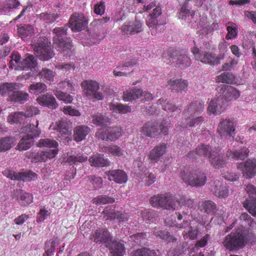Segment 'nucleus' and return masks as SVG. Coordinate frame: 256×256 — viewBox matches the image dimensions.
Masks as SVG:
<instances>
[{
  "label": "nucleus",
  "mask_w": 256,
  "mask_h": 256,
  "mask_svg": "<svg viewBox=\"0 0 256 256\" xmlns=\"http://www.w3.org/2000/svg\"><path fill=\"white\" fill-rule=\"evenodd\" d=\"M217 90L218 96L210 102L207 108L210 114L223 112L229 101L236 100L240 96V92L230 86L222 84Z\"/></svg>",
  "instance_id": "nucleus-1"
},
{
  "label": "nucleus",
  "mask_w": 256,
  "mask_h": 256,
  "mask_svg": "<svg viewBox=\"0 0 256 256\" xmlns=\"http://www.w3.org/2000/svg\"><path fill=\"white\" fill-rule=\"evenodd\" d=\"M252 236V234L248 229L238 227L225 237L222 244L230 251L239 250L246 246Z\"/></svg>",
  "instance_id": "nucleus-2"
},
{
  "label": "nucleus",
  "mask_w": 256,
  "mask_h": 256,
  "mask_svg": "<svg viewBox=\"0 0 256 256\" xmlns=\"http://www.w3.org/2000/svg\"><path fill=\"white\" fill-rule=\"evenodd\" d=\"M189 158H197L198 157L208 158L212 166L216 168H222L226 164L223 156L217 149L212 150L210 145L202 144L198 145L194 152H190L188 154Z\"/></svg>",
  "instance_id": "nucleus-3"
},
{
  "label": "nucleus",
  "mask_w": 256,
  "mask_h": 256,
  "mask_svg": "<svg viewBox=\"0 0 256 256\" xmlns=\"http://www.w3.org/2000/svg\"><path fill=\"white\" fill-rule=\"evenodd\" d=\"M38 121L36 122V125L30 124L22 128L21 132L26 133L17 145L20 150H26L30 148L34 144V138L38 137L41 132L38 128Z\"/></svg>",
  "instance_id": "nucleus-4"
},
{
  "label": "nucleus",
  "mask_w": 256,
  "mask_h": 256,
  "mask_svg": "<svg viewBox=\"0 0 256 256\" xmlns=\"http://www.w3.org/2000/svg\"><path fill=\"white\" fill-rule=\"evenodd\" d=\"M19 84L6 82L0 85V94L8 96V100L14 102L24 103L29 98L27 92L18 90Z\"/></svg>",
  "instance_id": "nucleus-5"
},
{
  "label": "nucleus",
  "mask_w": 256,
  "mask_h": 256,
  "mask_svg": "<svg viewBox=\"0 0 256 256\" xmlns=\"http://www.w3.org/2000/svg\"><path fill=\"white\" fill-rule=\"evenodd\" d=\"M170 123L162 122L160 124L150 120L146 122L142 127L141 132L146 136L152 138H156L161 134L164 136L168 135Z\"/></svg>",
  "instance_id": "nucleus-6"
},
{
  "label": "nucleus",
  "mask_w": 256,
  "mask_h": 256,
  "mask_svg": "<svg viewBox=\"0 0 256 256\" xmlns=\"http://www.w3.org/2000/svg\"><path fill=\"white\" fill-rule=\"evenodd\" d=\"M180 176L186 184L192 186H202L207 180L205 172L200 168L192 169L190 171L184 170L180 172Z\"/></svg>",
  "instance_id": "nucleus-7"
},
{
  "label": "nucleus",
  "mask_w": 256,
  "mask_h": 256,
  "mask_svg": "<svg viewBox=\"0 0 256 256\" xmlns=\"http://www.w3.org/2000/svg\"><path fill=\"white\" fill-rule=\"evenodd\" d=\"M10 68L19 70H32L38 64L36 60L32 54L28 55L25 58L21 60L20 55L18 53H13L10 56Z\"/></svg>",
  "instance_id": "nucleus-8"
},
{
  "label": "nucleus",
  "mask_w": 256,
  "mask_h": 256,
  "mask_svg": "<svg viewBox=\"0 0 256 256\" xmlns=\"http://www.w3.org/2000/svg\"><path fill=\"white\" fill-rule=\"evenodd\" d=\"M192 49L191 51L194 56V59L196 60L200 61L205 64L214 66L218 64L220 61L224 58V54H220L216 56L211 52L206 51H200V49L195 46Z\"/></svg>",
  "instance_id": "nucleus-9"
},
{
  "label": "nucleus",
  "mask_w": 256,
  "mask_h": 256,
  "mask_svg": "<svg viewBox=\"0 0 256 256\" xmlns=\"http://www.w3.org/2000/svg\"><path fill=\"white\" fill-rule=\"evenodd\" d=\"M123 131L120 126H108L100 128L96 133L98 139L115 141L122 135Z\"/></svg>",
  "instance_id": "nucleus-10"
},
{
  "label": "nucleus",
  "mask_w": 256,
  "mask_h": 256,
  "mask_svg": "<svg viewBox=\"0 0 256 256\" xmlns=\"http://www.w3.org/2000/svg\"><path fill=\"white\" fill-rule=\"evenodd\" d=\"M58 150L56 149L49 150L46 151L36 152L32 150L26 152L24 155L26 157L31 160L32 162H46L48 159L54 158L58 154Z\"/></svg>",
  "instance_id": "nucleus-11"
},
{
  "label": "nucleus",
  "mask_w": 256,
  "mask_h": 256,
  "mask_svg": "<svg viewBox=\"0 0 256 256\" xmlns=\"http://www.w3.org/2000/svg\"><path fill=\"white\" fill-rule=\"evenodd\" d=\"M50 44L48 39L40 38L38 40V44L34 48V51L40 59L48 60L54 56Z\"/></svg>",
  "instance_id": "nucleus-12"
},
{
  "label": "nucleus",
  "mask_w": 256,
  "mask_h": 256,
  "mask_svg": "<svg viewBox=\"0 0 256 256\" xmlns=\"http://www.w3.org/2000/svg\"><path fill=\"white\" fill-rule=\"evenodd\" d=\"M81 86L86 96H93L97 100H102L104 98L102 93L98 92L99 84L96 81L85 80L81 83Z\"/></svg>",
  "instance_id": "nucleus-13"
},
{
  "label": "nucleus",
  "mask_w": 256,
  "mask_h": 256,
  "mask_svg": "<svg viewBox=\"0 0 256 256\" xmlns=\"http://www.w3.org/2000/svg\"><path fill=\"white\" fill-rule=\"evenodd\" d=\"M237 168L242 172L246 178H252L256 175V159H248L237 164Z\"/></svg>",
  "instance_id": "nucleus-14"
},
{
  "label": "nucleus",
  "mask_w": 256,
  "mask_h": 256,
  "mask_svg": "<svg viewBox=\"0 0 256 256\" xmlns=\"http://www.w3.org/2000/svg\"><path fill=\"white\" fill-rule=\"evenodd\" d=\"M6 176L12 180L23 182H30L37 178L38 175L32 170L24 172H16L10 170L6 172Z\"/></svg>",
  "instance_id": "nucleus-15"
},
{
  "label": "nucleus",
  "mask_w": 256,
  "mask_h": 256,
  "mask_svg": "<svg viewBox=\"0 0 256 256\" xmlns=\"http://www.w3.org/2000/svg\"><path fill=\"white\" fill-rule=\"evenodd\" d=\"M90 239L97 244H104L105 246L112 239V236L106 228H98L94 231L90 236Z\"/></svg>",
  "instance_id": "nucleus-16"
},
{
  "label": "nucleus",
  "mask_w": 256,
  "mask_h": 256,
  "mask_svg": "<svg viewBox=\"0 0 256 256\" xmlns=\"http://www.w3.org/2000/svg\"><path fill=\"white\" fill-rule=\"evenodd\" d=\"M68 24L73 32H79L84 28L88 22L83 14L74 13L71 16Z\"/></svg>",
  "instance_id": "nucleus-17"
},
{
  "label": "nucleus",
  "mask_w": 256,
  "mask_h": 256,
  "mask_svg": "<svg viewBox=\"0 0 256 256\" xmlns=\"http://www.w3.org/2000/svg\"><path fill=\"white\" fill-rule=\"evenodd\" d=\"M235 130L234 122L230 119H222L217 128V132L220 136L233 137L235 134Z\"/></svg>",
  "instance_id": "nucleus-18"
},
{
  "label": "nucleus",
  "mask_w": 256,
  "mask_h": 256,
  "mask_svg": "<svg viewBox=\"0 0 256 256\" xmlns=\"http://www.w3.org/2000/svg\"><path fill=\"white\" fill-rule=\"evenodd\" d=\"M104 217L106 220H116L119 222H126L128 220L130 216L124 212L110 210L108 206L106 207L102 212Z\"/></svg>",
  "instance_id": "nucleus-19"
},
{
  "label": "nucleus",
  "mask_w": 256,
  "mask_h": 256,
  "mask_svg": "<svg viewBox=\"0 0 256 256\" xmlns=\"http://www.w3.org/2000/svg\"><path fill=\"white\" fill-rule=\"evenodd\" d=\"M168 144L165 142H160L154 146L148 155V158L150 162H157L162 156L166 153Z\"/></svg>",
  "instance_id": "nucleus-20"
},
{
  "label": "nucleus",
  "mask_w": 256,
  "mask_h": 256,
  "mask_svg": "<svg viewBox=\"0 0 256 256\" xmlns=\"http://www.w3.org/2000/svg\"><path fill=\"white\" fill-rule=\"evenodd\" d=\"M12 198L18 200V204L23 207L26 206L33 201V196L22 190L16 189L14 190Z\"/></svg>",
  "instance_id": "nucleus-21"
},
{
  "label": "nucleus",
  "mask_w": 256,
  "mask_h": 256,
  "mask_svg": "<svg viewBox=\"0 0 256 256\" xmlns=\"http://www.w3.org/2000/svg\"><path fill=\"white\" fill-rule=\"evenodd\" d=\"M175 65L181 68H186L192 64V61L187 54L182 52L176 51L170 56Z\"/></svg>",
  "instance_id": "nucleus-22"
},
{
  "label": "nucleus",
  "mask_w": 256,
  "mask_h": 256,
  "mask_svg": "<svg viewBox=\"0 0 256 256\" xmlns=\"http://www.w3.org/2000/svg\"><path fill=\"white\" fill-rule=\"evenodd\" d=\"M167 84L171 91L176 93H182L187 90L188 86V81L182 78L171 79L168 82Z\"/></svg>",
  "instance_id": "nucleus-23"
},
{
  "label": "nucleus",
  "mask_w": 256,
  "mask_h": 256,
  "mask_svg": "<svg viewBox=\"0 0 256 256\" xmlns=\"http://www.w3.org/2000/svg\"><path fill=\"white\" fill-rule=\"evenodd\" d=\"M107 248L113 256H123L126 253V248L124 244L120 240H112L110 241Z\"/></svg>",
  "instance_id": "nucleus-24"
},
{
  "label": "nucleus",
  "mask_w": 256,
  "mask_h": 256,
  "mask_svg": "<svg viewBox=\"0 0 256 256\" xmlns=\"http://www.w3.org/2000/svg\"><path fill=\"white\" fill-rule=\"evenodd\" d=\"M142 30V23L136 20L135 23L131 22H126L121 28V31L123 34L127 36L140 32Z\"/></svg>",
  "instance_id": "nucleus-25"
},
{
  "label": "nucleus",
  "mask_w": 256,
  "mask_h": 256,
  "mask_svg": "<svg viewBox=\"0 0 256 256\" xmlns=\"http://www.w3.org/2000/svg\"><path fill=\"white\" fill-rule=\"evenodd\" d=\"M204 109V102L202 100H194L192 101L184 110V112L187 115H198L201 114Z\"/></svg>",
  "instance_id": "nucleus-26"
},
{
  "label": "nucleus",
  "mask_w": 256,
  "mask_h": 256,
  "mask_svg": "<svg viewBox=\"0 0 256 256\" xmlns=\"http://www.w3.org/2000/svg\"><path fill=\"white\" fill-rule=\"evenodd\" d=\"M110 180H113L118 184H124L128 180V176L122 170H115L106 172Z\"/></svg>",
  "instance_id": "nucleus-27"
},
{
  "label": "nucleus",
  "mask_w": 256,
  "mask_h": 256,
  "mask_svg": "<svg viewBox=\"0 0 256 256\" xmlns=\"http://www.w3.org/2000/svg\"><path fill=\"white\" fill-rule=\"evenodd\" d=\"M53 129L59 132L60 136H63L66 138H68L71 134L72 128L70 124L64 120L56 122Z\"/></svg>",
  "instance_id": "nucleus-28"
},
{
  "label": "nucleus",
  "mask_w": 256,
  "mask_h": 256,
  "mask_svg": "<svg viewBox=\"0 0 256 256\" xmlns=\"http://www.w3.org/2000/svg\"><path fill=\"white\" fill-rule=\"evenodd\" d=\"M109 110L114 114H126L131 112L130 106L120 103L112 102L108 104Z\"/></svg>",
  "instance_id": "nucleus-29"
},
{
  "label": "nucleus",
  "mask_w": 256,
  "mask_h": 256,
  "mask_svg": "<svg viewBox=\"0 0 256 256\" xmlns=\"http://www.w3.org/2000/svg\"><path fill=\"white\" fill-rule=\"evenodd\" d=\"M90 128L86 126H78L74 130V139L77 142L84 140L86 136L90 133Z\"/></svg>",
  "instance_id": "nucleus-30"
},
{
  "label": "nucleus",
  "mask_w": 256,
  "mask_h": 256,
  "mask_svg": "<svg viewBox=\"0 0 256 256\" xmlns=\"http://www.w3.org/2000/svg\"><path fill=\"white\" fill-rule=\"evenodd\" d=\"M53 44L56 48L64 52L72 48V41L70 38L60 40L58 37H54Z\"/></svg>",
  "instance_id": "nucleus-31"
},
{
  "label": "nucleus",
  "mask_w": 256,
  "mask_h": 256,
  "mask_svg": "<svg viewBox=\"0 0 256 256\" xmlns=\"http://www.w3.org/2000/svg\"><path fill=\"white\" fill-rule=\"evenodd\" d=\"M18 34L22 40L30 38L34 34V26L30 24H20L18 26Z\"/></svg>",
  "instance_id": "nucleus-32"
},
{
  "label": "nucleus",
  "mask_w": 256,
  "mask_h": 256,
  "mask_svg": "<svg viewBox=\"0 0 256 256\" xmlns=\"http://www.w3.org/2000/svg\"><path fill=\"white\" fill-rule=\"evenodd\" d=\"M37 101L40 105L52 109L56 108L58 106L56 98L50 95L44 94L40 96L37 98Z\"/></svg>",
  "instance_id": "nucleus-33"
},
{
  "label": "nucleus",
  "mask_w": 256,
  "mask_h": 256,
  "mask_svg": "<svg viewBox=\"0 0 256 256\" xmlns=\"http://www.w3.org/2000/svg\"><path fill=\"white\" fill-rule=\"evenodd\" d=\"M249 150L247 148L241 149L240 151L228 150L226 152V156L232 160H242L248 157Z\"/></svg>",
  "instance_id": "nucleus-34"
},
{
  "label": "nucleus",
  "mask_w": 256,
  "mask_h": 256,
  "mask_svg": "<svg viewBox=\"0 0 256 256\" xmlns=\"http://www.w3.org/2000/svg\"><path fill=\"white\" fill-rule=\"evenodd\" d=\"M158 17L149 14L146 20V24L150 28H154L156 30H158L159 27L162 26V28H160V32H162L164 29V25L166 24L167 21L166 18H165L159 23L158 20Z\"/></svg>",
  "instance_id": "nucleus-35"
},
{
  "label": "nucleus",
  "mask_w": 256,
  "mask_h": 256,
  "mask_svg": "<svg viewBox=\"0 0 256 256\" xmlns=\"http://www.w3.org/2000/svg\"><path fill=\"white\" fill-rule=\"evenodd\" d=\"M88 161L91 166L96 167L105 166L108 163V159L105 158L103 154L98 153L90 156Z\"/></svg>",
  "instance_id": "nucleus-36"
},
{
  "label": "nucleus",
  "mask_w": 256,
  "mask_h": 256,
  "mask_svg": "<svg viewBox=\"0 0 256 256\" xmlns=\"http://www.w3.org/2000/svg\"><path fill=\"white\" fill-rule=\"evenodd\" d=\"M102 151L108 154H112L114 156L120 157L124 156V151L116 144H110L102 148Z\"/></svg>",
  "instance_id": "nucleus-37"
},
{
  "label": "nucleus",
  "mask_w": 256,
  "mask_h": 256,
  "mask_svg": "<svg viewBox=\"0 0 256 256\" xmlns=\"http://www.w3.org/2000/svg\"><path fill=\"white\" fill-rule=\"evenodd\" d=\"M214 186L212 192L214 194L219 198L226 197L228 194V190L227 186L222 185L220 181H215Z\"/></svg>",
  "instance_id": "nucleus-38"
},
{
  "label": "nucleus",
  "mask_w": 256,
  "mask_h": 256,
  "mask_svg": "<svg viewBox=\"0 0 256 256\" xmlns=\"http://www.w3.org/2000/svg\"><path fill=\"white\" fill-rule=\"evenodd\" d=\"M142 96V90L141 89L134 88L124 92L123 100L125 102L132 101L140 98Z\"/></svg>",
  "instance_id": "nucleus-39"
},
{
  "label": "nucleus",
  "mask_w": 256,
  "mask_h": 256,
  "mask_svg": "<svg viewBox=\"0 0 256 256\" xmlns=\"http://www.w3.org/2000/svg\"><path fill=\"white\" fill-rule=\"evenodd\" d=\"M59 244L60 239L58 238H54L46 241L44 244L45 252L43 256H52L56 247Z\"/></svg>",
  "instance_id": "nucleus-40"
},
{
  "label": "nucleus",
  "mask_w": 256,
  "mask_h": 256,
  "mask_svg": "<svg viewBox=\"0 0 256 256\" xmlns=\"http://www.w3.org/2000/svg\"><path fill=\"white\" fill-rule=\"evenodd\" d=\"M164 210H174L177 206V197L170 192L165 193Z\"/></svg>",
  "instance_id": "nucleus-41"
},
{
  "label": "nucleus",
  "mask_w": 256,
  "mask_h": 256,
  "mask_svg": "<svg viewBox=\"0 0 256 256\" xmlns=\"http://www.w3.org/2000/svg\"><path fill=\"white\" fill-rule=\"evenodd\" d=\"M16 139L14 137L6 136L0 138V152L10 150L15 144Z\"/></svg>",
  "instance_id": "nucleus-42"
},
{
  "label": "nucleus",
  "mask_w": 256,
  "mask_h": 256,
  "mask_svg": "<svg viewBox=\"0 0 256 256\" xmlns=\"http://www.w3.org/2000/svg\"><path fill=\"white\" fill-rule=\"evenodd\" d=\"M165 193L158 194L152 196L150 200V204L156 208H162L164 210Z\"/></svg>",
  "instance_id": "nucleus-43"
},
{
  "label": "nucleus",
  "mask_w": 256,
  "mask_h": 256,
  "mask_svg": "<svg viewBox=\"0 0 256 256\" xmlns=\"http://www.w3.org/2000/svg\"><path fill=\"white\" fill-rule=\"evenodd\" d=\"M216 209V204L212 200H204L202 202L200 211L210 215H214Z\"/></svg>",
  "instance_id": "nucleus-44"
},
{
  "label": "nucleus",
  "mask_w": 256,
  "mask_h": 256,
  "mask_svg": "<svg viewBox=\"0 0 256 256\" xmlns=\"http://www.w3.org/2000/svg\"><path fill=\"white\" fill-rule=\"evenodd\" d=\"M25 117L24 114L23 112H14L8 115L7 120L10 124H21Z\"/></svg>",
  "instance_id": "nucleus-45"
},
{
  "label": "nucleus",
  "mask_w": 256,
  "mask_h": 256,
  "mask_svg": "<svg viewBox=\"0 0 256 256\" xmlns=\"http://www.w3.org/2000/svg\"><path fill=\"white\" fill-rule=\"evenodd\" d=\"M158 103L162 105V108L168 112H173L176 111H179L180 108L176 105L172 104L170 102L163 98H160Z\"/></svg>",
  "instance_id": "nucleus-46"
},
{
  "label": "nucleus",
  "mask_w": 256,
  "mask_h": 256,
  "mask_svg": "<svg viewBox=\"0 0 256 256\" xmlns=\"http://www.w3.org/2000/svg\"><path fill=\"white\" fill-rule=\"evenodd\" d=\"M74 84L72 80L66 78L58 84V88L59 89L63 90L72 94L74 92Z\"/></svg>",
  "instance_id": "nucleus-47"
},
{
  "label": "nucleus",
  "mask_w": 256,
  "mask_h": 256,
  "mask_svg": "<svg viewBox=\"0 0 256 256\" xmlns=\"http://www.w3.org/2000/svg\"><path fill=\"white\" fill-rule=\"evenodd\" d=\"M60 17V15L53 12H44L38 15V18L46 23H52Z\"/></svg>",
  "instance_id": "nucleus-48"
},
{
  "label": "nucleus",
  "mask_w": 256,
  "mask_h": 256,
  "mask_svg": "<svg viewBox=\"0 0 256 256\" xmlns=\"http://www.w3.org/2000/svg\"><path fill=\"white\" fill-rule=\"evenodd\" d=\"M154 234L156 236H159L162 239L165 240L168 242H172L176 240V238L175 237L170 235L168 232L166 230H158L154 228Z\"/></svg>",
  "instance_id": "nucleus-49"
},
{
  "label": "nucleus",
  "mask_w": 256,
  "mask_h": 256,
  "mask_svg": "<svg viewBox=\"0 0 256 256\" xmlns=\"http://www.w3.org/2000/svg\"><path fill=\"white\" fill-rule=\"evenodd\" d=\"M28 88L30 93L36 95L46 90L47 86L44 84L39 82L30 84Z\"/></svg>",
  "instance_id": "nucleus-50"
},
{
  "label": "nucleus",
  "mask_w": 256,
  "mask_h": 256,
  "mask_svg": "<svg viewBox=\"0 0 256 256\" xmlns=\"http://www.w3.org/2000/svg\"><path fill=\"white\" fill-rule=\"evenodd\" d=\"M115 202L113 198L108 196L106 195H101L94 198L92 202L96 205L106 204H112Z\"/></svg>",
  "instance_id": "nucleus-51"
},
{
  "label": "nucleus",
  "mask_w": 256,
  "mask_h": 256,
  "mask_svg": "<svg viewBox=\"0 0 256 256\" xmlns=\"http://www.w3.org/2000/svg\"><path fill=\"white\" fill-rule=\"evenodd\" d=\"M54 76L55 72L48 68H43L38 74L40 78L46 82L52 81Z\"/></svg>",
  "instance_id": "nucleus-52"
},
{
  "label": "nucleus",
  "mask_w": 256,
  "mask_h": 256,
  "mask_svg": "<svg viewBox=\"0 0 256 256\" xmlns=\"http://www.w3.org/2000/svg\"><path fill=\"white\" fill-rule=\"evenodd\" d=\"M37 146L40 148H56L58 146V143L54 140L48 138L40 139L39 140Z\"/></svg>",
  "instance_id": "nucleus-53"
},
{
  "label": "nucleus",
  "mask_w": 256,
  "mask_h": 256,
  "mask_svg": "<svg viewBox=\"0 0 256 256\" xmlns=\"http://www.w3.org/2000/svg\"><path fill=\"white\" fill-rule=\"evenodd\" d=\"M228 24H230V26L228 25L226 26L228 34L226 36V38L231 40L236 38L238 34V28L236 24L233 22H229Z\"/></svg>",
  "instance_id": "nucleus-54"
},
{
  "label": "nucleus",
  "mask_w": 256,
  "mask_h": 256,
  "mask_svg": "<svg viewBox=\"0 0 256 256\" xmlns=\"http://www.w3.org/2000/svg\"><path fill=\"white\" fill-rule=\"evenodd\" d=\"M243 206L252 215L256 217V199L246 200Z\"/></svg>",
  "instance_id": "nucleus-55"
},
{
  "label": "nucleus",
  "mask_w": 256,
  "mask_h": 256,
  "mask_svg": "<svg viewBox=\"0 0 256 256\" xmlns=\"http://www.w3.org/2000/svg\"><path fill=\"white\" fill-rule=\"evenodd\" d=\"M92 122L98 126H104L109 122V119L104 115L98 114L93 116Z\"/></svg>",
  "instance_id": "nucleus-56"
},
{
  "label": "nucleus",
  "mask_w": 256,
  "mask_h": 256,
  "mask_svg": "<svg viewBox=\"0 0 256 256\" xmlns=\"http://www.w3.org/2000/svg\"><path fill=\"white\" fill-rule=\"evenodd\" d=\"M216 81L219 82L232 84L234 82V78L230 74L223 73L218 76Z\"/></svg>",
  "instance_id": "nucleus-57"
},
{
  "label": "nucleus",
  "mask_w": 256,
  "mask_h": 256,
  "mask_svg": "<svg viewBox=\"0 0 256 256\" xmlns=\"http://www.w3.org/2000/svg\"><path fill=\"white\" fill-rule=\"evenodd\" d=\"M88 159L86 156L82 154H78L76 156H71L68 158L66 162L70 164H75L78 162H82Z\"/></svg>",
  "instance_id": "nucleus-58"
},
{
  "label": "nucleus",
  "mask_w": 256,
  "mask_h": 256,
  "mask_svg": "<svg viewBox=\"0 0 256 256\" xmlns=\"http://www.w3.org/2000/svg\"><path fill=\"white\" fill-rule=\"evenodd\" d=\"M194 202L192 200L184 196H180L177 198V204L178 206H186L192 208L193 206Z\"/></svg>",
  "instance_id": "nucleus-59"
},
{
  "label": "nucleus",
  "mask_w": 256,
  "mask_h": 256,
  "mask_svg": "<svg viewBox=\"0 0 256 256\" xmlns=\"http://www.w3.org/2000/svg\"><path fill=\"white\" fill-rule=\"evenodd\" d=\"M54 94L58 99L67 104L71 103L73 100V98L71 96L61 90H56Z\"/></svg>",
  "instance_id": "nucleus-60"
},
{
  "label": "nucleus",
  "mask_w": 256,
  "mask_h": 256,
  "mask_svg": "<svg viewBox=\"0 0 256 256\" xmlns=\"http://www.w3.org/2000/svg\"><path fill=\"white\" fill-rule=\"evenodd\" d=\"M204 121V117L202 116H197L196 118H192V119L187 118L186 120V124L184 126H182V129L186 128L188 125L190 126H196L198 125Z\"/></svg>",
  "instance_id": "nucleus-61"
},
{
  "label": "nucleus",
  "mask_w": 256,
  "mask_h": 256,
  "mask_svg": "<svg viewBox=\"0 0 256 256\" xmlns=\"http://www.w3.org/2000/svg\"><path fill=\"white\" fill-rule=\"evenodd\" d=\"M137 63V60L134 59H126L124 64L118 66L116 67V69L120 70V71H124L126 70V68L130 66H132Z\"/></svg>",
  "instance_id": "nucleus-62"
},
{
  "label": "nucleus",
  "mask_w": 256,
  "mask_h": 256,
  "mask_svg": "<svg viewBox=\"0 0 256 256\" xmlns=\"http://www.w3.org/2000/svg\"><path fill=\"white\" fill-rule=\"evenodd\" d=\"M105 3L104 1L101 0L99 3L95 4L94 7V12L96 14L102 15L105 11Z\"/></svg>",
  "instance_id": "nucleus-63"
},
{
  "label": "nucleus",
  "mask_w": 256,
  "mask_h": 256,
  "mask_svg": "<svg viewBox=\"0 0 256 256\" xmlns=\"http://www.w3.org/2000/svg\"><path fill=\"white\" fill-rule=\"evenodd\" d=\"M246 190L251 200L256 199V187L252 184H249L246 186Z\"/></svg>",
  "instance_id": "nucleus-64"
}]
</instances>
